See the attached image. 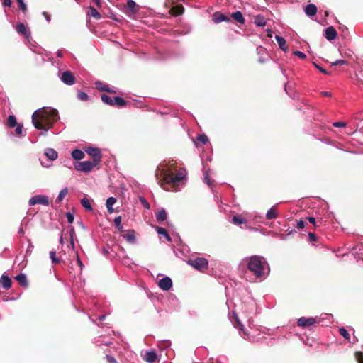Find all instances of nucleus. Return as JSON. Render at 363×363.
Here are the masks:
<instances>
[{"instance_id": "f257e3e1", "label": "nucleus", "mask_w": 363, "mask_h": 363, "mask_svg": "<svg viewBox=\"0 0 363 363\" xmlns=\"http://www.w3.org/2000/svg\"><path fill=\"white\" fill-rule=\"evenodd\" d=\"M60 117L55 108L43 107L36 110L32 115V123L35 129L40 130V135H45Z\"/></svg>"}, {"instance_id": "f03ea898", "label": "nucleus", "mask_w": 363, "mask_h": 363, "mask_svg": "<svg viewBox=\"0 0 363 363\" xmlns=\"http://www.w3.org/2000/svg\"><path fill=\"white\" fill-rule=\"evenodd\" d=\"M240 264L246 266L255 280L262 281L270 274V267L267 259L260 255H252L242 259Z\"/></svg>"}, {"instance_id": "7ed1b4c3", "label": "nucleus", "mask_w": 363, "mask_h": 363, "mask_svg": "<svg viewBox=\"0 0 363 363\" xmlns=\"http://www.w3.org/2000/svg\"><path fill=\"white\" fill-rule=\"evenodd\" d=\"M160 175L162 177L158 181L160 186L167 191H177L175 185L182 182L186 177L184 171H179L174 175L172 170L169 167L161 169Z\"/></svg>"}, {"instance_id": "20e7f679", "label": "nucleus", "mask_w": 363, "mask_h": 363, "mask_svg": "<svg viewBox=\"0 0 363 363\" xmlns=\"http://www.w3.org/2000/svg\"><path fill=\"white\" fill-rule=\"evenodd\" d=\"M233 325L239 330V334L245 340L250 342L255 341V337L250 335L247 330L243 328L242 324L240 323L238 315L235 313L233 314V318L231 320Z\"/></svg>"}, {"instance_id": "39448f33", "label": "nucleus", "mask_w": 363, "mask_h": 363, "mask_svg": "<svg viewBox=\"0 0 363 363\" xmlns=\"http://www.w3.org/2000/svg\"><path fill=\"white\" fill-rule=\"evenodd\" d=\"M188 264L193 267L194 269L203 272L208 269V262L203 257H196L190 259Z\"/></svg>"}, {"instance_id": "423d86ee", "label": "nucleus", "mask_w": 363, "mask_h": 363, "mask_svg": "<svg viewBox=\"0 0 363 363\" xmlns=\"http://www.w3.org/2000/svg\"><path fill=\"white\" fill-rule=\"evenodd\" d=\"M28 203L30 206H34L35 204H41L43 206H48L49 199L48 196L46 195H35L34 196H32L28 201Z\"/></svg>"}, {"instance_id": "0eeeda50", "label": "nucleus", "mask_w": 363, "mask_h": 363, "mask_svg": "<svg viewBox=\"0 0 363 363\" xmlns=\"http://www.w3.org/2000/svg\"><path fill=\"white\" fill-rule=\"evenodd\" d=\"M85 152L92 157L94 164H99L101 161V153L99 148L89 147L85 150Z\"/></svg>"}, {"instance_id": "6e6552de", "label": "nucleus", "mask_w": 363, "mask_h": 363, "mask_svg": "<svg viewBox=\"0 0 363 363\" xmlns=\"http://www.w3.org/2000/svg\"><path fill=\"white\" fill-rule=\"evenodd\" d=\"M96 165L97 164H94V162H91V161H84L75 163L74 168L78 171L89 172L93 169V167Z\"/></svg>"}, {"instance_id": "1a4fd4ad", "label": "nucleus", "mask_w": 363, "mask_h": 363, "mask_svg": "<svg viewBox=\"0 0 363 363\" xmlns=\"http://www.w3.org/2000/svg\"><path fill=\"white\" fill-rule=\"evenodd\" d=\"M60 79L67 85H72L74 84L75 77L70 71H65L62 73Z\"/></svg>"}, {"instance_id": "9d476101", "label": "nucleus", "mask_w": 363, "mask_h": 363, "mask_svg": "<svg viewBox=\"0 0 363 363\" xmlns=\"http://www.w3.org/2000/svg\"><path fill=\"white\" fill-rule=\"evenodd\" d=\"M95 86H96V89L100 91H106V92L113 93V94L116 93V88L111 86L108 84L104 83L101 81H96L95 82Z\"/></svg>"}, {"instance_id": "9b49d317", "label": "nucleus", "mask_w": 363, "mask_h": 363, "mask_svg": "<svg viewBox=\"0 0 363 363\" xmlns=\"http://www.w3.org/2000/svg\"><path fill=\"white\" fill-rule=\"evenodd\" d=\"M316 323V319L313 317L306 318L301 317L298 319L297 324L299 327L306 328L314 325Z\"/></svg>"}, {"instance_id": "f8f14e48", "label": "nucleus", "mask_w": 363, "mask_h": 363, "mask_svg": "<svg viewBox=\"0 0 363 363\" xmlns=\"http://www.w3.org/2000/svg\"><path fill=\"white\" fill-rule=\"evenodd\" d=\"M352 254L354 255L357 261H363V239L360 243L353 247Z\"/></svg>"}, {"instance_id": "ddd939ff", "label": "nucleus", "mask_w": 363, "mask_h": 363, "mask_svg": "<svg viewBox=\"0 0 363 363\" xmlns=\"http://www.w3.org/2000/svg\"><path fill=\"white\" fill-rule=\"evenodd\" d=\"M158 286L164 291H169L172 287V279L168 277H163L159 281Z\"/></svg>"}, {"instance_id": "4468645a", "label": "nucleus", "mask_w": 363, "mask_h": 363, "mask_svg": "<svg viewBox=\"0 0 363 363\" xmlns=\"http://www.w3.org/2000/svg\"><path fill=\"white\" fill-rule=\"evenodd\" d=\"M12 284L11 279L4 273L0 278V286L6 290L11 289Z\"/></svg>"}, {"instance_id": "2eb2a0df", "label": "nucleus", "mask_w": 363, "mask_h": 363, "mask_svg": "<svg viewBox=\"0 0 363 363\" xmlns=\"http://www.w3.org/2000/svg\"><path fill=\"white\" fill-rule=\"evenodd\" d=\"M337 33L333 26H329L325 29L324 36L330 41L335 40L337 38Z\"/></svg>"}, {"instance_id": "dca6fc26", "label": "nucleus", "mask_w": 363, "mask_h": 363, "mask_svg": "<svg viewBox=\"0 0 363 363\" xmlns=\"http://www.w3.org/2000/svg\"><path fill=\"white\" fill-rule=\"evenodd\" d=\"M212 21L215 23H219L223 22V21L229 22V21H230V19L229 17L226 16L225 15H224L223 13H222L220 12H215L213 14Z\"/></svg>"}, {"instance_id": "f3484780", "label": "nucleus", "mask_w": 363, "mask_h": 363, "mask_svg": "<svg viewBox=\"0 0 363 363\" xmlns=\"http://www.w3.org/2000/svg\"><path fill=\"white\" fill-rule=\"evenodd\" d=\"M317 11H318L317 7L313 4H309L306 5L304 9L305 13L306 14V16H308L309 17L315 16V14L317 13Z\"/></svg>"}, {"instance_id": "a211bd4d", "label": "nucleus", "mask_w": 363, "mask_h": 363, "mask_svg": "<svg viewBox=\"0 0 363 363\" xmlns=\"http://www.w3.org/2000/svg\"><path fill=\"white\" fill-rule=\"evenodd\" d=\"M157 359V353L154 350L147 351L144 359L148 363H155Z\"/></svg>"}, {"instance_id": "6ab92c4d", "label": "nucleus", "mask_w": 363, "mask_h": 363, "mask_svg": "<svg viewBox=\"0 0 363 363\" xmlns=\"http://www.w3.org/2000/svg\"><path fill=\"white\" fill-rule=\"evenodd\" d=\"M15 279L18 282V284L23 286V287H25V288H27L28 286V280H27V277H26V275L23 273H20L19 274H18L16 277H15Z\"/></svg>"}, {"instance_id": "aec40b11", "label": "nucleus", "mask_w": 363, "mask_h": 363, "mask_svg": "<svg viewBox=\"0 0 363 363\" xmlns=\"http://www.w3.org/2000/svg\"><path fill=\"white\" fill-rule=\"evenodd\" d=\"M254 23L257 27H264L267 23L266 18L262 14H257L254 18Z\"/></svg>"}, {"instance_id": "412c9836", "label": "nucleus", "mask_w": 363, "mask_h": 363, "mask_svg": "<svg viewBox=\"0 0 363 363\" xmlns=\"http://www.w3.org/2000/svg\"><path fill=\"white\" fill-rule=\"evenodd\" d=\"M44 155L50 160L53 161L57 158V152L52 148H46Z\"/></svg>"}, {"instance_id": "4be33fe9", "label": "nucleus", "mask_w": 363, "mask_h": 363, "mask_svg": "<svg viewBox=\"0 0 363 363\" xmlns=\"http://www.w3.org/2000/svg\"><path fill=\"white\" fill-rule=\"evenodd\" d=\"M278 204L274 205L270 208L269 210L267 211L266 213V218L268 220H272L277 217L278 213L277 210V206Z\"/></svg>"}, {"instance_id": "5701e85b", "label": "nucleus", "mask_w": 363, "mask_h": 363, "mask_svg": "<svg viewBox=\"0 0 363 363\" xmlns=\"http://www.w3.org/2000/svg\"><path fill=\"white\" fill-rule=\"evenodd\" d=\"M123 237L130 244H134L135 242V231L133 230H128V233L123 235Z\"/></svg>"}, {"instance_id": "b1692460", "label": "nucleus", "mask_w": 363, "mask_h": 363, "mask_svg": "<svg viewBox=\"0 0 363 363\" xmlns=\"http://www.w3.org/2000/svg\"><path fill=\"white\" fill-rule=\"evenodd\" d=\"M16 30L18 33L24 35L25 37H28L29 35L27 28L23 23H18L16 26Z\"/></svg>"}, {"instance_id": "393cba45", "label": "nucleus", "mask_w": 363, "mask_h": 363, "mask_svg": "<svg viewBox=\"0 0 363 363\" xmlns=\"http://www.w3.org/2000/svg\"><path fill=\"white\" fill-rule=\"evenodd\" d=\"M116 199L115 197L111 196V197H108L106 199V206L107 208V211L109 213H113V206L116 203Z\"/></svg>"}, {"instance_id": "a878e982", "label": "nucleus", "mask_w": 363, "mask_h": 363, "mask_svg": "<svg viewBox=\"0 0 363 363\" xmlns=\"http://www.w3.org/2000/svg\"><path fill=\"white\" fill-rule=\"evenodd\" d=\"M275 39L279 46V48L284 50V51H286L288 50V47L286 45V40L280 36V35H276L275 36Z\"/></svg>"}, {"instance_id": "bb28decb", "label": "nucleus", "mask_w": 363, "mask_h": 363, "mask_svg": "<svg viewBox=\"0 0 363 363\" xmlns=\"http://www.w3.org/2000/svg\"><path fill=\"white\" fill-rule=\"evenodd\" d=\"M84 152L79 149H74L72 152V157L75 160H79L84 157Z\"/></svg>"}, {"instance_id": "cd10ccee", "label": "nucleus", "mask_w": 363, "mask_h": 363, "mask_svg": "<svg viewBox=\"0 0 363 363\" xmlns=\"http://www.w3.org/2000/svg\"><path fill=\"white\" fill-rule=\"evenodd\" d=\"M69 190L67 187H65L60 191L57 199H55L56 203H60L62 202L63 199L68 194Z\"/></svg>"}, {"instance_id": "c85d7f7f", "label": "nucleus", "mask_w": 363, "mask_h": 363, "mask_svg": "<svg viewBox=\"0 0 363 363\" xmlns=\"http://www.w3.org/2000/svg\"><path fill=\"white\" fill-rule=\"evenodd\" d=\"M232 18L235 20L237 22L240 23H245V18L242 16V13L240 11H237L232 13Z\"/></svg>"}, {"instance_id": "c756f323", "label": "nucleus", "mask_w": 363, "mask_h": 363, "mask_svg": "<svg viewBox=\"0 0 363 363\" xmlns=\"http://www.w3.org/2000/svg\"><path fill=\"white\" fill-rule=\"evenodd\" d=\"M156 219L158 222H162L167 218V212L164 208L160 209L155 215Z\"/></svg>"}, {"instance_id": "7c9ffc66", "label": "nucleus", "mask_w": 363, "mask_h": 363, "mask_svg": "<svg viewBox=\"0 0 363 363\" xmlns=\"http://www.w3.org/2000/svg\"><path fill=\"white\" fill-rule=\"evenodd\" d=\"M232 222L235 225H240L241 224H246L247 220L242 216L237 215L233 217Z\"/></svg>"}, {"instance_id": "2f4dec72", "label": "nucleus", "mask_w": 363, "mask_h": 363, "mask_svg": "<svg viewBox=\"0 0 363 363\" xmlns=\"http://www.w3.org/2000/svg\"><path fill=\"white\" fill-rule=\"evenodd\" d=\"M156 231L159 235H163L168 242L172 241L171 237L169 235L167 230L162 227H157Z\"/></svg>"}, {"instance_id": "473e14b6", "label": "nucleus", "mask_w": 363, "mask_h": 363, "mask_svg": "<svg viewBox=\"0 0 363 363\" xmlns=\"http://www.w3.org/2000/svg\"><path fill=\"white\" fill-rule=\"evenodd\" d=\"M184 10V9L182 6H177L171 9L170 13L172 16H180L183 13Z\"/></svg>"}, {"instance_id": "72a5a7b5", "label": "nucleus", "mask_w": 363, "mask_h": 363, "mask_svg": "<svg viewBox=\"0 0 363 363\" xmlns=\"http://www.w3.org/2000/svg\"><path fill=\"white\" fill-rule=\"evenodd\" d=\"M101 99L104 104L109 106H114V98L112 99L111 96L106 94H102L101 96Z\"/></svg>"}, {"instance_id": "f704fd0d", "label": "nucleus", "mask_w": 363, "mask_h": 363, "mask_svg": "<svg viewBox=\"0 0 363 363\" xmlns=\"http://www.w3.org/2000/svg\"><path fill=\"white\" fill-rule=\"evenodd\" d=\"M82 206L88 211H91L93 208L90 203V201L86 198H82L80 201Z\"/></svg>"}, {"instance_id": "c9c22d12", "label": "nucleus", "mask_w": 363, "mask_h": 363, "mask_svg": "<svg viewBox=\"0 0 363 363\" xmlns=\"http://www.w3.org/2000/svg\"><path fill=\"white\" fill-rule=\"evenodd\" d=\"M127 9L133 13H136L138 11L136 9V3L133 0L127 1Z\"/></svg>"}, {"instance_id": "e433bc0d", "label": "nucleus", "mask_w": 363, "mask_h": 363, "mask_svg": "<svg viewBox=\"0 0 363 363\" xmlns=\"http://www.w3.org/2000/svg\"><path fill=\"white\" fill-rule=\"evenodd\" d=\"M89 16L94 17L96 19H100L101 16L100 13L94 7H89Z\"/></svg>"}, {"instance_id": "4c0bfd02", "label": "nucleus", "mask_w": 363, "mask_h": 363, "mask_svg": "<svg viewBox=\"0 0 363 363\" xmlns=\"http://www.w3.org/2000/svg\"><path fill=\"white\" fill-rule=\"evenodd\" d=\"M7 123H8V125L10 128H14L18 125L16 118L13 115L9 116Z\"/></svg>"}, {"instance_id": "58836bf2", "label": "nucleus", "mask_w": 363, "mask_h": 363, "mask_svg": "<svg viewBox=\"0 0 363 363\" xmlns=\"http://www.w3.org/2000/svg\"><path fill=\"white\" fill-rule=\"evenodd\" d=\"M114 105L118 106V107H123L126 105V101L120 96L114 97Z\"/></svg>"}, {"instance_id": "ea45409f", "label": "nucleus", "mask_w": 363, "mask_h": 363, "mask_svg": "<svg viewBox=\"0 0 363 363\" xmlns=\"http://www.w3.org/2000/svg\"><path fill=\"white\" fill-rule=\"evenodd\" d=\"M50 258L52 264H59L60 262V259H59L56 257L55 251L50 252Z\"/></svg>"}, {"instance_id": "a19ab883", "label": "nucleus", "mask_w": 363, "mask_h": 363, "mask_svg": "<svg viewBox=\"0 0 363 363\" xmlns=\"http://www.w3.org/2000/svg\"><path fill=\"white\" fill-rule=\"evenodd\" d=\"M204 182L210 187L213 186V181L211 180L209 177V171H204Z\"/></svg>"}, {"instance_id": "79ce46f5", "label": "nucleus", "mask_w": 363, "mask_h": 363, "mask_svg": "<svg viewBox=\"0 0 363 363\" xmlns=\"http://www.w3.org/2000/svg\"><path fill=\"white\" fill-rule=\"evenodd\" d=\"M340 334L344 337L346 340H350V335L347 330L345 328H340L339 329Z\"/></svg>"}, {"instance_id": "37998d69", "label": "nucleus", "mask_w": 363, "mask_h": 363, "mask_svg": "<svg viewBox=\"0 0 363 363\" xmlns=\"http://www.w3.org/2000/svg\"><path fill=\"white\" fill-rule=\"evenodd\" d=\"M77 98L82 101H86L89 99V96L84 91H79L77 94Z\"/></svg>"}, {"instance_id": "c03bdc74", "label": "nucleus", "mask_w": 363, "mask_h": 363, "mask_svg": "<svg viewBox=\"0 0 363 363\" xmlns=\"http://www.w3.org/2000/svg\"><path fill=\"white\" fill-rule=\"evenodd\" d=\"M197 140L202 144L205 145L207 143H208V137L204 134L199 135L197 137Z\"/></svg>"}, {"instance_id": "a18cd8bd", "label": "nucleus", "mask_w": 363, "mask_h": 363, "mask_svg": "<svg viewBox=\"0 0 363 363\" xmlns=\"http://www.w3.org/2000/svg\"><path fill=\"white\" fill-rule=\"evenodd\" d=\"M348 64L347 61L344 60H337L336 61L331 63V66H337V65H347Z\"/></svg>"}, {"instance_id": "49530a36", "label": "nucleus", "mask_w": 363, "mask_h": 363, "mask_svg": "<svg viewBox=\"0 0 363 363\" xmlns=\"http://www.w3.org/2000/svg\"><path fill=\"white\" fill-rule=\"evenodd\" d=\"M18 4V6L20 8V9L23 11V12H25L27 11V6L26 4L24 3L23 0H16Z\"/></svg>"}, {"instance_id": "de8ad7c7", "label": "nucleus", "mask_w": 363, "mask_h": 363, "mask_svg": "<svg viewBox=\"0 0 363 363\" xmlns=\"http://www.w3.org/2000/svg\"><path fill=\"white\" fill-rule=\"evenodd\" d=\"M355 359L359 363H363V353L361 352H356L354 354Z\"/></svg>"}, {"instance_id": "09e8293b", "label": "nucleus", "mask_w": 363, "mask_h": 363, "mask_svg": "<svg viewBox=\"0 0 363 363\" xmlns=\"http://www.w3.org/2000/svg\"><path fill=\"white\" fill-rule=\"evenodd\" d=\"M75 256H76V259H77V263L78 266L79 267L80 270H82V269L84 268V266L79 257L78 252H75Z\"/></svg>"}, {"instance_id": "8fccbe9b", "label": "nucleus", "mask_w": 363, "mask_h": 363, "mask_svg": "<svg viewBox=\"0 0 363 363\" xmlns=\"http://www.w3.org/2000/svg\"><path fill=\"white\" fill-rule=\"evenodd\" d=\"M66 218H67V222L69 223H73L74 219L73 213H72L71 212H67L66 213Z\"/></svg>"}, {"instance_id": "3c124183", "label": "nucleus", "mask_w": 363, "mask_h": 363, "mask_svg": "<svg viewBox=\"0 0 363 363\" xmlns=\"http://www.w3.org/2000/svg\"><path fill=\"white\" fill-rule=\"evenodd\" d=\"M333 125L336 128H345L346 127L347 124L345 122L337 121L334 122Z\"/></svg>"}, {"instance_id": "603ef678", "label": "nucleus", "mask_w": 363, "mask_h": 363, "mask_svg": "<svg viewBox=\"0 0 363 363\" xmlns=\"http://www.w3.org/2000/svg\"><path fill=\"white\" fill-rule=\"evenodd\" d=\"M294 55L298 57L301 59H305L306 57V55L305 53H303L301 51H298V50L294 52Z\"/></svg>"}, {"instance_id": "864d4df0", "label": "nucleus", "mask_w": 363, "mask_h": 363, "mask_svg": "<svg viewBox=\"0 0 363 363\" xmlns=\"http://www.w3.org/2000/svg\"><path fill=\"white\" fill-rule=\"evenodd\" d=\"M114 224L116 227L121 226V216H117L114 219Z\"/></svg>"}, {"instance_id": "5fc2aeb1", "label": "nucleus", "mask_w": 363, "mask_h": 363, "mask_svg": "<svg viewBox=\"0 0 363 363\" xmlns=\"http://www.w3.org/2000/svg\"><path fill=\"white\" fill-rule=\"evenodd\" d=\"M305 225H306V223L302 220H300L299 221H298L297 224H296V227L298 229L304 228Z\"/></svg>"}, {"instance_id": "6e6d98bb", "label": "nucleus", "mask_w": 363, "mask_h": 363, "mask_svg": "<svg viewBox=\"0 0 363 363\" xmlns=\"http://www.w3.org/2000/svg\"><path fill=\"white\" fill-rule=\"evenodd\" d=\"M16 127V134L21 135L22 133V130H23V125L18 124Z\"/></svg>"}, {"instance_id": "4d7b16f0", "label": "nucleus", "mask_w": 363, "mask_h": 363, "mask_svg": "<svg viewBox=\"0 0 363 363\" xmlns=\"http://www.w3.org/2000/svg\"><path fill=\"white\" fill-rule=\"evenodd\" d=\"M106 360H107L108 363H117L116 359L113 358V357L110 356V355L107 354L106 356Z\"/></svg>"}, {"instance_id": "13d9d810", "label": "nucleus", "mask_w": 363, "mask_h": 363, "mask_svg": "<svg viewBox=\"0 0 363 363\" xmlns=\"http://www.w3.org/2000/svg\"><path fill=\"white\" fill-rule=\"evenodd\" d=\"M308 220L311 223L313 224L315 227L317 226L316 225V219L315 218L313 217V216H308L307 218Z\"/></svg>"}, {"instance_id": "bf43d9fd", "label": "nucleus", "mask_w": 363, "mask_h": 363, "mask_svg": "<svg viewBox=\"0 0 363 363\" xmlns=\"http://www.w3.org/2000/svg\"><path fill=\"white\" fill-rule=\"evenodd\" d=\"M96 343L98 345H110L111 344V341H106V342H100L99 340H96Z\"/></svg>"}, {"instance_id": "052dcab7", "label": "nucleus", "mask_w": 363, "mask_h": 363, "mask_svg": "<svg viewBox=\"0 0 363 363\" xmlns=\"http://www.w3.org/2000/svg\"><path fill=\"white\" fill-rule=\"evenodd\" d=\"M308 238L310 239V240L311 241H315L316 240V236L314 233H308Z\"/></svg>"}, {"instance_id": "680f3d73", "label": "nucleus", "mask_w": 363, "mask_h": 363, "mask_svg": "<svg viewBox=\"0 0 363 363\" xmlns=\"http://www.w3.org/2000/svg\"><path fill=\"white\" fill-rule=\"evenodd\" d=\"M315 66L316 67L317 69H318L323 74H328V72L326 71V69H325L324 68L320 67L319 65L315 64Z\"/></svg>"}, {"instance_id": "e2e57ef3", "label": "nucleus", "mask_w": 363, "mask_h": 363, "mask_svg": "<svg viewBox=\"0 0 363 363\" xmlns=\"http://www.w3.org/2000/svg\"><path fill=\"white\" fill-rule=\"evenodd\" d=\"M43 15L45 16V20L48 21V22H50L51 21V17L50 15H48L45 11H43Z\"/></svg>"}, {"instance_id": "0e129e2a", "label": "nucleus", "mask_w": 363, "mask_h": 363, "mask_svg": "<svg viewBox=\"0 0 363 363\" xmlns=\"http://www.w3.org/2000/svg\"><path fill=\"white\" fill-rule=\"evenodd\" d=\"M3 5L5 6H11V0H4Z\"/></svg>"}, {"instance_id": "69168bd1", "label": "nucleus", "mask_w": 363, "mask_h": 363, "mask_svg": "<svg viewBox=\"0 0 363 363\" xmlns=\"http://www.w3.org/2000/svg\"><path fill=\"white\" fill-rule=\"evenodd\" d=\"M321 95L323 96H328L330 97L332 96V94L329 91H322Z\"/></svg>"}, {"instance_id": "338daca9", "label": "nucleus", "mask_w": 363, "mask_h": 363, "mask_svg": "<svg viewBox=\"0 0 363 363\" xmlns=\"http://www.w3.org/2000/svg\"><path fill=\"white\" fill-rule=\"evenodd\" d=\"M69 234H70V239H72L73 238V235L74 234V230L73 228H72L69 230Z\"/></svg>"}, {"instance_id": "774afa93", "label": "nucleus", "mask_w": 363, "mask_h": 363, "mask_svg": "<svg viewBox=\"0 0 363 363\" xmlns=\"http://www.w3.org/2000/svg\"><path fill=\"white\" fill-rule=\"evenodd\" d=\"M57 56L59 57H62L63 56V52L62 50H57Z\"/></svg>"}]
</instances>
